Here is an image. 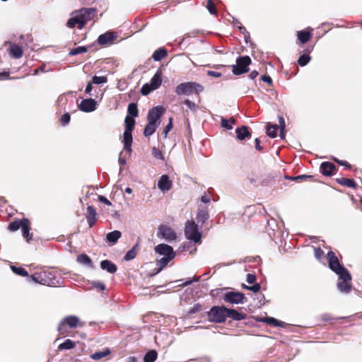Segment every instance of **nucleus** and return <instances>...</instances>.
Wrapping results in <instances>:
<instances>
[{
	"mask_svg": "<svg viewBox=\"0 0 362 362\" xmlns=\"http://www.w3.org/2000/svg\"><path fill=\"white\" fill-rule=\"evenodd\" d=\"M312 177H313V175H298V176H296L294 177H291L288 179L292 180L305 181V180H307L308 179L312 178Z\"/></svg>",
	"mask_w": 362,
	"mask_h": 362,
	"instance_id": "nucleus-55",
	"label": "nucleus"
},
{
	"mask_svg": "<svg viewBox=\"0 0 362 362\" xmlns=\"http://www.w3.org/2000/svg\"><path fill=\"white\" fill-rule=\"evenodd\" d=\"M155 252L160 255H163V257H169L170 259H173L175 256V252L173 251V247L164 243L156 246Z\"/></svg>",
	"mask_w": 362,
	"mask_h": 362,
	"instance_id": "nucleus-10",
	"label": "nucleus"
},
{
	"mask_svg": "<svg viewBox=\"0 0 362 362\" xmlns=\"http://www.w3.org/2000/svg\"><path fill=\"white\" fill-rule=\"evenodd\" d=\"M157 235L168 243L175 241L177 239V234L174 230L165 225H160L158 227Z\"/></svg>",
	"mask_w": 362,
	"mask_h": 362,
	"instance_id": "nucleus-8",
	"label": "nucleus"
},
{
	"mask_svg": "<svg viewBox=\"0 0 362 362\" xmlns=\"http://www.w3.org/2000/svg\"><path fill=\"white\" fill-rule=\"evenodd\" d=\"M310 60L311 57L308 54H304L299 57L298 59V64L300 66H305L310 62Z\"/></svg>",
	"mask_w": 362,
	"mask_h": 362,
	"instance_id": "nucleus-44",
	"label": "nucleus"
},
{
	"mask_svg": "<svg viewBox=\"0 0 362 362\" xmlns=\"http://www.w3.org/2000/svg\"><path fill=\"white\" fill-rule=\"evenodd\" d=\"M122 233L119 230H115L106 235V240L112 245L115 244L121 238Z\"/></svg>",
	"mask_w": 362,
	"mask_h": 362,
	"instance_id": "nucleus-24",
	"label": "nucleus"
},
{
	"mask_svg": "<svg viewBox=\"0 0 362 362\" xmlns=\"http://www.w3.org/2000/svg\"><path fill=\"white\" fill-rule=\"evenodd\" d=\"M110 354V351L109 349L107 348L103 351H96L94 354H91L90 358L93 360L98 361V360H100L101 358L108 356Z\"/></svg>",
	"mask_w": 362,
	"mask_h": 362,
	"instance_id": "nucleus-33",
	"label": "nucleus"
},
{
	"mask_svg": "<svg viewBox=\"0 0 362 362\" xmlns=\"http://www.w3.org/2000/svg\"><path fill=\"white\" fill-rule=\"evenodd\" d=\"M127 111H128V114L132 117L138 116L137 105L134 103L129 104Z\"/></svg>",
	"mask_w": 362,
	"mask_h": 362,
	"instance_id": "nucleus-43",
	"label": "nucleus"
},
{
	"mask_svg": "<svg viewBox=\"0 0 362 362\" xmlns=\"http://www.w3.org/2000/svg\"><path fill=\"white\" fill-rule=\"evenodd\" d=\"M85 325L80 319L75 315H69L64 317L59 323L57 330L60 335H64L66 333V327L70 329H76L78 327H82Z\"/></svg>",
	"mask_w": 362,
	"mask_h": 362,
	"instance_id": "nucleus-2",
	"label": "nucleus"
},
{
	"mask_svg": "<svg viewBox=\"0 0 362 362\" xmlns=\"http://www.w3.org/2000/svg\"><path fill=\"white\" fill-rule=\"evenodd\" d=\"M251 64V59L248 56L239 57L236 59V64L233 65V74L241 75L249 71L248 66Z\"/></svg>",
	"mask_w": 362,
	"mask_h": 362,
	"instance_id": "nucleus-5",
	"label": "nucleus"
},
{
	"mask_svg": "<svg viewBox=\"0 0 362 362\" xmlns=\"http://www.w3.org/2000/svg\"><path fill=\"white\" fill-rule=\"evenodd\" d=\"M52 274L51 272L43 271L35 273L34 274L30 276L29 280L42 285L52 286L54 284V281H52Z\"/></svg>",
	"mask_w": 362,
	"mask_h": 362,
	"instance_id": "nucleus-7",
	"label": "nucleus"
},
{
	"mask_svg": "<svg viewBox=\"0 0 362 362\" xmlns=\"http://www.w3.org/2000/svg\"><path fill=\"white\" fill-rule=\"evenodd\" d=\"M77 16L80 18L83 23V26L86 25L87 21L92 19L94 14L96 12L95 8H83L80 10L76 11Z\"/></svg>",
	"mask_w": 362,
	"mask_h": 362,
	"instance_id": "nucleus-11",
	"label": "nucleus"
},
{
	"mask_svg": "<svg viewBox=\"0 0 362 362\" xmlns=\"http://www.w3.org/2000/svg\"><path fill=\"white\" fill-rule=\"evenodd\" d=\"M97 103L94 99L88 98L83 100L78 105L80 110L84 112H90L96 109Z\"/></svg>",
	"mask_w": 362,
	"mask_h": 362,
	"instance_id": "nucleus-12",
	"label": "nucleus"
},
{
	"mask_svg": "<svg viewBox=\"0 0 362 362\" xmlns=\"http://www.w3.org/2000/svg\"><path fill=\"white\" fill-rule=\"evenodd\" d=\"M262 322H264L267 324L272 325L274 327H282L283 326V322L279 321L274 317H267L261 320Z\"/></svg>",
	"mask_w": 362,
	"mask_h": 362,
	"instance_id": "nucleus-39",
	"label": "nucleus"
},
{
	"mask_svg": "<svg viewBox=\"0 0 362 362\" xmlns=\"http://www.w3.org/2000/svg\"><path fill=\"white\" fill-rule=\"evenodd\" d=\"M70 122V115L69 113L66 112L64 114L61 118V123L63 126H65L69 124Z\"/></svg>",
	"mask_w": 362,
	"mask_h": 362,
	"instance_id": "nucleus-57",
	"label": "nucleus"
},
{
	"mask_svg": "<svg viewBox=\"0 0 362 362\" xmlns=\"http://www.w3.org/2000/svg\"><path fill=\"white\" fill-rule=\"evenodd\" d=\"M312 36V33L309 31L300 30L297 33L298 40L300 43L305 44L308 42Z\"/></svg>",
	"mask_w": 362,
	"mask_h": 362,
	"instance_id": "nucleus-29",
	"label": "nucleus"
},
{
	"mask_svg": "<svg viewBox=\"0 0 362 362\" xmlns=\"http://www.w3.org/2000/svg\"><path fill=\"white\" fill-rule=\"evenodd\" d=\"M157 352L155 350L148 351L144 356V362H154L157 358Z\"/></svg>",
	"mask_w": 362,
	"mask_h": 362,
	"instance_id": "nucleus-41",
	"label": "nucleus"
},
{
	"mask_svg": "<svg viewBox=\"0 0 362 362\" xmlns=\"http://www.w3.org/2000/svg\"><path fill=\"white\" fill-rule=\"evenodd\" d=\"M209 218V214L207 211L199 209L197 214V219L199 223L204 224L206 221Z\"/></svg>",
	"mask_w": 362,
	"mask_h": 362,
	"instance_id": "nucleus-37",
	"label": "nucleus"
},
{
	"mask_svg": "<svg viewBox=\"0 0 362 362\" xmlns=\"http://www.w3.org/2000/svg\"><path fill=\"white\" fill-rule=\"evenodd\" d=\"M261 80L269 85H272V79L269 75H263L261 76Z\"/></svg>",
	"mask_w": 362,
	"mask_h": 362,
	"instance_id": "nucleus-64",
	"label": "nucleus"
},
{
	"mask_svg": "<svg viewBox=\"0 0 362 362\" xmlns=\"http://www.w3.org/2000/svg\"><path fill=\"white\" fill-rule=\"evenodd\" d=\"M277 124H269L267 127V134L271 138H275L277 136Z\"/></svg>",
	"mask_w": 362,
	"mask_h": 362,
	"instance_id": "nucleus-40",
	"label": "nucleus"
},
{
	"mask_svg": "<svg viewBox=\"0 0 362 362\" xmlns=\"http://www.w3.org/2000/svg\"><path fill=\"white\" fill-rule=\"evenodd\" d=\"M107 81V78L106 76H94L92 78V82L94 83V84H97V85H99V84H102V83H105Z\"/></svg>",
	"mask_w": 362,
	"mask_h": 362,
	"instance_id": "nucleus-51",
	"label": "nucleus"
},
{
	"mask_svg": "<svg viewBox=\"0 0 362 362\" xmlns=\"http://www.w3.org/2000/svg\"><path fill=\"white\" fill-rule=\"evenodd\" d=\"M184 103L192 110V111H196L197 110V105L196 104L189 100V99H186L185 101H184Z\"/></svg>",
	"mask_w": 362,
	"mask_h": 362,
	"instance_id": "nucleus-56",
	"label": "nucleus"
},
{
	"mask_svg": "<svg viewBox=\"0 0 362 362\" xmlns=\"http://www.w3.org/2000/svg\"><path fill=\"white\" fill-rule=\"evenodd\" d=\"M125 122V130L132 131L134 124H135V120L134 117H132L130 116H127L124 120Z\"/></svg>",
	"mask_w": 362,
	"mask_h": 362,
	"instance_id": "nucleus-42",
	"label": "nucleus"
},
{
	"mask_svg": "<svg viewBox=\"0 0 362 362\" xmlns=\"http://www.w3.org/2000/svg\"><path fill=\"white\" fill-rule=\"evenodd\" d=\"M336 170V166L329 162H323L320 165V172L325 176H330Z\"/></svg>",
	"mask_w": 362,
	"mask_h": 362,
	"instance_id": "nucleus-17",
	"label": "nucleus"
},
{
	"mask_svg": "<svg viewBox=\"0 0 362 362\" xmlns=\"http://www.w3.org/2000/svg\"><path fill=\"white\" fill-rule=\"evenodd\" d=\"M72 17L67 21L66 25L70 28H74L76 25L79 29L83 28V22L80 20L77 16L76 11L71 13Z\"/></svg>",
	"mask_w": 362,
	"mask_h": 362,
	"instance_id": "nucleus-16",
	"label": "nucleus"
},
{
	"mask_svg": "<svg viewBox=\"0 0 362 362\" xmlns=\"http://www.w3.org/2000/svg\"><path fill=\"white\" fill-rule=\"evenodd\" d=\"M87 50L88 49L86 47L80 46V47H77L76 48L71 49L69 51V54L71 56H75V55H77V54H79L81 53H85L87 52Z\"/></svg>",
	"mask_w": 362,
	"mask_h": 362,
	"instance_id": "nucleus-46",
	"label": "nucleus"
},
{
	"mask_svg": "<svg viewBox=\"0 0 362 362\" xmlns=\"http://www.w3.org/2000/svg\"><path fill=\"white\" fill-rule=\"evenodd\" d=\"M102 269L107 271L110 274H114L117 272V267L115 264L110 260L105 259L100 262Z\"/></svg>",
	"mask_w": 362,
	"mask_h": 362,
	"instance_id": "nucleus-20",
	"label": "nucleus"
},
{
	"mask_svg": "<svg viewBox=\"0 0 362 362\" xmlns=\"http://www.w3.org/2000/svg\"><path fill=\"white\" fill-rule=\"evenodd\" d=\"M156 124L150 123V122H148V123L144 128V134L145 136H150L156 132Z\"/></svg>",
	"mask_w": 362,
	"mask_h": 362,
	"instance_id": "nucleus-38",
	"label": "nucleus"
},
{
	"mask_svg": "<svg viewBox=\"0 0 362 362\" xmlns=\"http://www.w3.org/2000/svg\"><path fill=\"white\" fill-rule=\"evenodd\" d=\"M10 54L16 59H19L23 56V49L19 45L12 44L10 47Z\"/></svg>",
	"mask_w": 362,
	"mask_h": 362,
	"instance_id": "nucleus-27",
	"label": "nucleus"
},
{
	"mask_svg": "<svg viewBox=\"0 0 362 362\" xmlns=\"http://www.w3.org/2000/svg\"><path fill=\"white\" fill-rule=\"evenodd\" d=\"M209 318L211 322L221 323L226 320V308L223 306H214L209 312Z\"/></svg>",
	"mask_w": 362,
	"mask_h": 362,
	"instance_id": "nucleus-6",
	"label": "nucleus"
},
{
	"mask_svg": "<svg viewBox=\"0 0 362 362\" xmlns=\"http://www.w3.org/2000/svg\"><path fill=\"white\" fill-rule=\"evenodd\" d=\"M246 280L248 284H252L256 281V276L255 274H247Z\"/></svg>",
	"mask_w": 362,
	"mask_h": 362,
	"instance_id": "nucleus-59",
	"label": "nucleus"
},
{
	"mask_svg": "<svg viewBox=\"0 0 362 362\" xmlns=\"http://www.w3.org/2000/svg\"><path fill=\"white\" fill-rule=\"evenodd\" d=\"M22 235L26 239L28 243L32 239L33 235L30 233V221L27 218H24V223L21 227Z\"/></svg>",
	"mask_w": 362,
	"mask_h": 362,
	"instance_id": "nucleus-22",
	"label": "nucleus"
},
{
	"mask_svg": "<svg viewBox=\"0 0 362 362\" xmlns=\"http://www.w3.org/2000/svg\"><path fill=\"white\" fill-rule=\"evenodd\" d=\"M24 223V218L21 220H16L11 222L8 226V229L10 231L14 232L18 230L20 228L23 226Z\"/></svg>",
	"mask_w": 362,
	"mask_h": 362,
	"instance_id": "nucleus-34",
	"label": "nucleus"
},
{
	"mask_svg": "<svg viewBox=\"0 0 362 362\" xmlns=\"http://www.w3.org/2000/svg\"><path fill=\"white\" fill-rule=\"evenodd\" d=\"M329 267L331 270L335 272L339 276L340 280L351 279V276L349 271L342 266L334 253L329 251L327 253Z\"/></svg>",
	"mask_w": 362,
	"mask_h": 362,
	"instance_id": "nucleus-1",
	"label": "nucleus"
},
{
	"mask_svg": "<svg viewBox=\"0 0 362 362\" xmlns=\"http://www.w3.org/2000/svg\"><path fill=\"white\" fill-rule=\"evenodd\" d=\"M235 120L233 117L229 119L221 117V127L226 129L230 130L233 129V125L235 124Z\"/></svg>",
	"mask_w": 362,
	"mask_h": 362,
	"instance_id": "nucleus-36",
	"label": "nucleus"
},
{
	"mask_svg": "<svg viewBox=\"0 0 362 362\" xmlns=\"http://www.w3.org/2000/svg\"><path fill=\"white\" fill-rule=\"evenodd\" d=\"M206 7L210 13L215 14L216 13V6L211 0L208 1Z\"/></svg>",
	"mask_w": 362,
	"mask_h": 362,
	"instance_id": "nucleus-53",
	"label": "nucleus"
},
{
	"mask_svg": "<svg viewBox=\"0 0 362 362\" xmlns=\"http://www.w3.org/2000/svg\"><path fill=\"white\" fill-rule=\"evenodd\" d=\"M97 213L93 206H88L87 208L86 219L89 227L91 228L95 223Z\"/></svg>",
	"mask_w": 362,
	"mask_h": 362,
	"instance_id": "nucleus-19",
	"label": "nucleus"
},
{
	"mask_svg": "<svg viewBox=\"0 0 362 362\" xmlns=\"http://www.w3.org/2000/svg\"><path fill=\"white\" fill-rule=\"evenodd\" d=\"M334 160L335 162H337L340 165H344L346 168H347L348 169L351 168V165L347 161L342 160H339L337 158H334Z\"/></svg>",
	"mask_w": 362,
	"mask_h": 362,
	"instance_id": "nucleus-61",
	"label": "nucleus"
},
{
	"mask_svg": "<svg viewBox=\"0 0 362 362\" xmlns=\"http://www.w3.org/2000/svg\"><path fill=\"white\" fill-rule=\"evenodd\" d=\"M235 132L237 134V139L240 141L244 140L245 138H250L251 136V134L246 126L238 127Z\"/></svg>",
	"mask_w": 362,
	"mask_h": 362,
	"instance_id": "nucleus-21",
	"label": "nucleus"
},
{
	"mask_svg": "<svg viewBox=\"0 0 362 362\" xmlns=\"http://www.w3.org/2000/svg\"><path fill=\"white\" fill-rule=\"evenodd\" d=\"M226 317L231 318L234 320H241L245 318V316L244 314L234 309L226 308Z\"/></svg>",
	"mask_w": 362,
	"mask_h": 362,
	"instance_id": "nucleus-25",
	"label": "nucleus"
},
{
	"mask_svg": "<svg viewBox=\"0 0 362 362\" xmlns=\"http://www.w3.org/2000/svg\"><path fill=\"white\" fill-rule=\"evenodd\" d=\"M139 250V243H137L135 245L132 247L124 255V259L126 261H129L134 259L138 253Z\"/></svg>",
	"mask_w": 362,
	"mask_h": 362,
	"instance_id": "nucleus-28",
	"label": "nucleus"
},
{
	"mask_svg": "<svg viewBox=\"0 0 362 362\" xmlns=\"http://www.w3.org/2000/svg\"><path fill=\"white\" fill-rule=\"evenodd\" d=\"M351 279L341 280L337 283V288L342 293H348L351 290Z\"/></svg>",
	"mask_w": 362,
	"mask_h": 362,
	"instance_id": "nucleus-23",
	"label": "nucleus"
},
{
	"mask_svg": "<svg viewBox=\"0 0 362 362\" xmlns=\"http://www.w3.org/2000/svg\"><path fill=\"white\" fill-rule=\"evenodd\" d=\"M243 288L251 291L254 293L258 292L261 288L259 284H257V283L254 284L252 286H246V285L243 284Z\"/></svg>",
	"mask_w": 362,
	"mask_h": 362,
	"instance_id": "nucleus-52",
	"label": "nucleus"
},
{
	"mask_svg": "<svg viewBox=\"0 0 362 362\" xmlns=\"http://www.w3.org/2000/svg\"><path fill=\"white\" fill-rule=\"evenodd\" d=\"M152 155L153 157L158 160H164V156L158 148L153 147L152 148Z\"/></svg>",
	"mask_w": 362,
	"mask_h": 362,
	"instance_id": "nucleus-50",
	"label": "nucleus"
},
{
	"mask_svg": "<svg viewBox=\"0 0 362 362\" xmlns=\"http://www.w3.org/2000/svg\"><path fill=\"white\" fill-rule=\"evenodd\" d=\"M204 90V87L196 82H184L177 86L175 93L177 95H190L194 93L199 94Z\"/></svg>",
	"mask_w": 362,
	"mask_h": 362,
	"instance_id": "nucleus-3",
	"label": "nucleus"
},
{
	"mask_svg": "<svg viewBox=\"0 0 362 362\" xmlns=\"http://www.w3.org/2000/svg\"><path fill=\"white\" fill-rule=\"evenodd\" d=\"M163 111V107L160 105L151 108L148 113V121L150 123L156 124L157 120L161 117Z\"/></svg>",
	"mask_w": 362,
	"mask_h": 362,
	"instance_id": "nucleus-14",
	"label": "nucleus"
},
{
	"mask_svg": "<svg viewBox=\"0 0 362 362\" xmlns=\"http://www.w3.org/2000/svg\"><path fill=\"white\" fill-rule=\"evenodd\" d=\"M166 55H167V50L165 48L162 47V48H159L158 49L156 50L153 52V54L152 55V58L153 59L154 61L159 62L163 58H164Z\"/></svg>",
	"mask_w": 362,
	"mask_h": 362,
	"instance_id": "nucleus-32",
	"label": "nucleus"
},
{
	"mask_svg": "<svg viewBox=\"0 0 362 362\" xmlns=\"http://www.w3.org/2000/svg\"><path fill=\"white\" fill-rule=\"evenodd\" d=\"M122 142L124 144V148L127 151H131L132 144V131L124 130L123 133Z\"/></svg>",
	"mask_w": 362,
	"mask_h": 362,
	"instance_id": "nucleus-18",
	"label": "nucleus"
},
{
	"mask_svg": "<svg viewBox=\"0 0 362 362\" xmlns=\"http://www.w3.org/2000/svg\"><path fill=\"white\" fill-rule=\"evenodd\" d=\"M154 90L155 89L151 86H150L149 83H146L142 86L141 89V93L143 95H147Z\"/></svg>",
	"mask_w": 362,
	"mask_h": 362,
	"instance_id": "nucleus-48",
	"label": "nucleus"
},
{
	"mask_svg": "<svg viewBox=\"0 0 362 362\" xmlns=\"http://www.w3.org/2000/svg\"><path fill=\"white\" fill-rule=\"evenodd\" d=\"M162 83V75L160 72L157 71L151 78L149 83L155 90L158 89Z\"/></svg>",
	"mask_w": 362,
	"mask_h": 362,
	"instance_id": "nucleus-26",
	"label": "nucleus"
},
{
	"mask_svg": "<svg viewBox=\"0 0 362 362\" xmlns=\"http://www.w3.org/2000/svg\"><path fill=\"white\" fill-rule=\"evenodd\" d=\"M173 259H170L169 257H163L157 261L156 265L159 267L158 272L160 271L163 268H164L170 261Z\"/></svg>",
	"mask_w": 362,
	"mask_h": 362,
	"instance_id": "nucleus-47",
	"label": "nucleus"
},
{
	"mask_svg": "<svg viewBox=\"0 0 362 362\" xmlns=\"http://www.w3.org/2000/svg\"><path fill=\"white\" fill-rule=\"evenodd\" d=\"M185 235L186 238L195 243H200L202 234L198 226L194 221H188L185 224Z\"/></svg>",
	"mask_w": 362,
	"mask_h": 362,
	"instance_id": "nucleus-4",
	"label": "nucleus"
},
{
	"mask_svg": "<svg viewBox=\"0 0 362 362\" xmlns=\"http://www.w3.org/2000/svg\"><path fill=\"white\" fill-rule=\"evenodd\" d=\"M323 255L324 252L320 247L315 248V256L317 259H320Z\"/></svg>",
	"mask_w": 362,
	"mask_h": 362,
	"instance_id": "nucleus-62",
	"label": "nucleus"
},
{
	"mask_svg": "<svg viewBox=\"0 0 362 362\" xmlns=\"http://www.w3.org/2000/svg\"><path fill=\"white\" fill-rule=\"evenodd\" d=\"M279 126H280V137L281 139H284L285 137L286 124H285V122H284L283 117H281V116L279 117Z\"/></svg>",
	"mask_w": 362,
	"mask_h": 362,
	"instance_id": "nucleus-49",
	"label": "nucleus"
},
{
	"mask_svg": "<svg viewBox=\"0 0 362 362\" xmlns=\"http://www.w3.org/2000/svg\"><path fill=\"white\" fill-rule=\"evenodd\" d=\"M117 37V35L115 32L108 31L99 35L98 42L100 45H107L113 42Z\"/></svg>",
	"mask_w": 362,
	"mask_h": 362,
	"instance_id": "nucleus-13",
	"label": "nucleus"
},
{
	"mask_svg": "<svg viewBox=\"0 0 362 362\" xmlns=\"http://www.w3.org/2000/svg\"><path fill=\"white\" fill-rule=\"evenodd\" d=\"M75 342L68 339H66L63 343L60 344L58 346V350H70L75 347Z\"/></svg>",
	"mask_w": 362,
	"mask_h": 362,
	"instance_id": "nucleus-35",
	"label": "nucleus"
},
{
	"mask_svg": "<svg viewBox=\"0 0 362 362\" xmlns=\"http://www.w3.org/2000/svg\"><path fill=\"white\" fill-rule=\"evenodd\" d=\"M238 28L240 30V31L244 34V36H245V40L246 42H247V39L250 38V34L246 30L245 28L243 27V26H238Z\"/></svg>",
	"mask_w": 362,
	"mask_h": 362,
	"instance_id": "nucleus-60",
	"label": "nucleus"
},
{
	"mask_svg": "<svg viewBox=\"0 0 362 362\" xmlns=\"http://www.w3.org/2000/svg\"><path fill=\"white\" fill-rule=\"evenodd\" d=\"M93 286L96 288H98L100 291H104L105 289V286L103 283L100 281H95L93 283Z\"/></svg>",
	"mask_w": 362,
	"mask_h": 362,
	"instance_id": "nucleus-63",
	"label": "nucleus"
},
{
	"mask_svg": "<svg viewBox=\"0 0 362 362\" xmlns=\"http://www.w3.org/2000/svg\"><path fill=\"white\" fill-rule=\"evenodd\" d=\"M172 118H170L169 119V122L168 124L166 125V127H165L164 130H163V134H164V137L166 138L167 136H168V132L172 129L173 128V122H172Z\"/></svg>",
	"mask_w": 362,
	"mask_h": 362,
	"instance_id": "nucleus-54",
	"label": "nucleus"
},
{
	"mask_svg": "<svg viewBox=\"0 0 362 362\" xmlns=\"http://www.w3.org/2000/svg\"><path fill=\"white\" fill-rule=\"evenodd\" d=\"M337 183H339L341 185L346 186L348 187L356 189L357 185L354 180L349 179V178H337Z\"/></svg>",
	"mask_w": 362,
	"mask_h": 362,
	"instance_id": "nucleus-30",
	"label": "nucleus"
},
{
	"mask_svg": "<svg viewBox=\"0 0 362 362\" xmlns=\"http://www.w3.org/2000/svg\"><path fill=\"white\" fill-rule=\"evenodd\" d=\"M172 182L170 180L168 175H163L158 181V189L165 192L171 189Z\"/></svg>",
	"mask_w": 362,
	"mask_h": 362,
	"instance_id": "nucleus-15",
	"label": "nucleus"
},
{
	"mask_svg": "<svg viewBox=\"0 0 362 362\" xmlns=\"http://www.w3.org/2000/svg\"><path fill=\"white\" fill-rule=\"evenodd\" d=\"M245 299V296L244 293L240 292H233L230 291L227 292L223 297V300L230 303L233 304H240L243 303L244 300Z\"/></svg>",
	"mask_w": 362,
	"mask_h": 362,
	"instance_id": "nucleus-9",
	"label": "nucleus"
},
{
	"mask_svg": "<svg viewBox=\"0 0 362 362\" xmlns=\"http://www.w3.org/2000/svg\"><path fill=\"white\" fill-rule=\"evenodd\" d=\"M77 262L81 264L93 267V262L91 259L86 254H81L77 257Z\"/></svg>",
	"mask_w": 362,
	"mask_h": 362,
	"instance_id": "nucleus-31",
	"label": "nucleus"
},
{
	"mask_svg": "<svg viewBox=\"0 0 362 362\" xmlns=\"http://www.w3.org/2000/svg\"><path fill=\"white\" fill-rule=\"evenodd\" d=\"M11 269L13 271V273H15L17 275L21 276H28V272L22 268V267H17L13 265L11 266Z\"/></svg>",
	"mask_w": 362,
	"mask_h": 362,
	"instance_id": "nucleus-45",
	"label": "nucleus"
},
{
	"mask_svg": "<svg viewBox=\"0 0 362 362\" xmlns=\"http://www.w3.org/2000/svg\"><path fill=\"white\" fill-rule=\"evenodd\" d=\"M202 306L200 304H195L192 308H190L188 311L189 314H194L198 313L201 310Z\"/></svg>",
	"mask_w": 362,
	"mask_h": 362,
	"instance_id": "nucleus-58",
	"label": "nucleus"
}]
</instances>
